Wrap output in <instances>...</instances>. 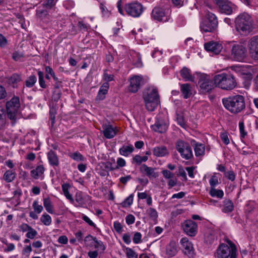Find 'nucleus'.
Segmentation results:
<instances>
[{
  "instance_id": "1",
  "label": "nucleus",
  "mask_w": 258,
  "mask_h": 258,
  "mask_svg": "<svg viewBox=\"0 0 258 258\" xmlns=\"http://www.w3.org/2000/svg\"><path fill=\"white\" fill-rule=\"evenodd\" d=\"M222 103L225 108L233 114L241 112L245 107L244 97L240 95L224 98Z\"/></svg>"
},
{
  "instance_id": "2",
  "label": "nucleus",
  "mask_w": 258,
  "mask_h": 258,
  "mask_svg": "<svg viewBox=\"0 0 258 258\" xmlns=\"http://www.w3.org/2000/svg\"><path fill=\"white\" fill-rule=\"evenodd\" d=\"M143 98L146 108L149 111H153L160 103L158 90L153 86L145 88L143 92Z\"/></svg>"
},
{
  "instance_id": "3",
  "label": "nucleus",
  "mask_w": 258,
  "mask_h": 258,
  "mask_svg": "<svg viewBox=\"0 0 258 258\" xmlns=\"http://www.w3.org/2000/svg\"><path fill=\"white\" fill-rule=\"evenodd\" d=\"M214 81H215V86L224 90H232L237 85L234 76L230 74L225 73L215 76Z\"/></svg>"
},
{
  "instance_id": "4",
  "label": "nucleus",
  "mask_w": 258,
  "mask_h": 258,
  "mask_svg": "<svg viewBox=\"0 0 258 258\" xmlns=\"http://www.w3.org/2000/svg\"><path fill=\"white\" fill-rule=\"evenodd\" d=\"M235 27L241 35L248 34L252 30L251 18L246 13L239 15L235 19Z\"/></svg>"
},
{
  "instance_id": "5",
  "label": "nucleus",
  "mask_w": 258,
  "mask_h": 258,
  "mask_svg": "<svg viewBox=\"0 0 258 258\" xmlns=\"http://www.w3.org/2000/svg\"><path fill=\"white\" fill-rule=\"evenodd\" d=\"M229 245L223 243L217 249L216 256L218 258H236L237 248L235 245L229 241Z\"/></svg>"
},
{
  "instance_id": "6",
  "label": "nucleus",
  "mask_w": 258,
  "mask_h": 258,
  "mask_svg": "<svg viewBox=\"0 0 258 258\" xmlns=\"http://www.w3.org/2000/svg\"><path fill=\"white\" fill-rule=\"evenodd\" d=\"M218 26V20L216 16L213 13H209L207 18L204 19L200 25L202 31L205 32H212Z\"/></svg>"
},
{
  "instance_id": "7",
  "label": "nucleus",
  "mask_w": 258,
  "mask_h": 258,
  "mask_svg": "<svg viewBox=\"0 0 258 258\" xmlns=\"http://www.w3.org/2000/svg\"><path fill=\"white\" fill-rule=\"evenodd\" d=\"M175 147L182 158L189 160L193 157L191 148L187 142L179 140L175 143Z\"/></svg>"
},
{
  "instance_id": "8",
  "label": "nucleus",
  "mask_w": 258,
  "mask_h": 258,
  "mask_svg": "<svg viewBox=\"0 0 258 258\" xmlns=\"http://www.w3.org/2000/svg\"><path fill=\"white\" fill-rule=\"evenodd\" d=\"M198 84L200 88L205 92H209L215 86V81L211 77L205 74L198 75Z\"/></svg>"
},
{
  "instance_id": "9",
  "label": "nucleus",
  "mask_w": 258,
  "mask_h": 258,
  "mask_svg": "<svg viewBox=\"0 0 258 258\" xmlns=\"http://www.w3.org/2000/svg\"><path fill=\"white\" fill-rule=\"evenodd\" d=\"M124 10L127 14L133 17H139L143 12V5L138 2L126 4Z\"/></svg>"
},
{
  "instance_id": "10",
  "label": "nucleus",
  "mask_w": 258,
  "mask_h": 258,
  "mask_svg": "<svg viewBox=\"0 0 258 258\" xmlns=\"http://www.w3.org/2000/svg\"><path fill=\"white\" fill-rule=\"evenodd\" d=\"M231 55L235 60L242 61L246 57V49L241 44H234L231 48Z\"/></svg>"
},
{
  "instance_id": "11",
  "label": "nucleus",
  "mask_w": 258,
  "mask_h": 258,
  "mask_svg": "<svg viewBox=\"0 0 258 258\" xmlns=\"http://www.w3.org/2000/svg\"><path fill=\"white\" fill-rule=\"evenodd\" d=\"M151 16L155 20L164 22L168 21L170 18L169 15L165 9L158 7L153 9Z\"/></svg>"
},
{
  "instance_id": "12",
  "label": "nucleus",
  "mask_w": 258,
  "mask_h": 258,
  "mask_svg": "<svg viewBox=\"0 0 258 258\" xmlns=\"http://www.w3.org/2000/svg\"><path fill=\"white\" fill-rule=\"evenodd\" d=\"M130 85L128 87V91L132 93H136L144 84L143 79L139 76H135L130 80Z\"/></svg>"
},
{
  "instance_id": "13",
  "label": "nucleus",
  "mask_w": 258,
  "mask_h": 258,
  "mask_svg": "<svg viewBox=\"0 0 258 258\" xmlns=\"http://www.w3.org/2000/svg\"><path fill=\"white\" fill-rule=\"evenodd\" d=\"M180 243L184 254L189 258L192 257L195 254L192 243L186 237L181 238Z\"/></svg>"
},
{
  "instance_id": "14",
  "label": "nucleus",
  "mask_w": 258,
  "mask_h": 258,
  "mask_svg": "<svg viewBox=\"0 0 258 258\" xmlns=\"http://www.w3.org/2000/svg\"><path fill=\"white\" fill-rule=\"evenodd\" d=\"M182 226L184 231L189 236H194L197 232L198 225L197 223L190 220L185 221Z\"/></svg>"
},
{
  "instance_id": "15",
  "label": "nucleus",
  "mask_w": 258,
  "mask_h": 258,
  "mask_svg": "<svg viewBox=\"0 0 258 258\" xmlns=\"http://www.w3.org/2000/svg\"><path fill=\"white\" fill-rule=\"evenodd\" d=\"M249 52L254 59H258V36L252 37L249 42Z\"/></svg>"
},
{
  "instance_id": "16",
  "label": "nucleus",
  "mask_w": 258,
  "mask_h": 258,
  "mask_svg": "<svg viewBox=\"0 0 258 258\" xmlns=\"http://www.w3.org/2000/svg\"><path fill=\"white\" fill-rule=\"evenodd\" d=\"M205 49L214 54H219L223 48L222 44L215 41H210L204 45Z\"/></svg>"
},
{
  "instance_id": "17",
  "label": "nucleus",
  "mask_w": 258,
  "mask_h": 258,
  "mask_svg": "<svg viewBox=\"0 0 258 258\" xmlns=\"http://www.w3.org/2000/svg\"><path fill=\"white\" fill-rule=\"evenodd\" d=\"M214 1L221 13L227 15H229L232 13V8L227 0H214Z\"/></svg>"
},
{
  "instance_id": "18",
  "label": "nucleus",
  "mask_w": 258,
  "mask_h": 258,
  "mask_svg": "<svg viewBox=\"0 0 258 258\" xmlns=\"http://www.w3.org/2000/svg\"><path fill=\"white\" fill-rule=\"evenodd\" d=\"M102 128L103 135L107 139H112L116 135V129L109 123H104Z\"/></svg>"
},
{
  "instance_id": "19",
  "label": "nucleus",
  "mask_w": 258,
  "mask_h": 258,
  "mask_svg": "<svg viewBox=\"0 0 258 258\" xmlns=\"http://www.w3.org/2000/svg\"><path fill=\"white\" fill-rule=\"evenodd\" d=\"M155 169L148 167L147 165L142 164L140 167V171L143 174L146 175L150 178H156L158 176V172H155Z\"/></svg>"
},
{
  "instance_id": "20",
  "label": "nucleus",
  "mask_w": 258,
  "mask_h": 258,
  "mask_svg": "<svg viewBox=\"0 0 258 258\" xmlns=\"http://www.w3.org/2000/svg\"><path fill=\"white\" fill-rule=\"evenodd\" d=\"M177 247L174 241H171L166 246L165 254L168 257L175 256L177 253Z\"/></svg>"
},
{
  "instance_id": "21",
  "label": "nucleus",
  "mask_w": 258,
  "mask_h": 258,
  "mask_svg": "<svg viewBox=\"0 0 258 258\" xmlns=\"http://www.w3.org/2000/svg\"><path fill=\"white\" fill-rule=\"evenodd\" d=\"M109 85L107 82L104 83L100 87L96 99L102 100L105 98V95L108 92Z\"/></svg>"
},
{
  "instance_id": "22",
  "label": "nucleus",
  "mask_w": 258,
  "mask_h": 258,
  "mask_svg": "<svg viewBox=\"0 0 258 258\" xmlns=\"http://www.w3.org/2000/svg\"><path fill=\"white\" fill-rule=\"evenodd\" d=\"M154 155L156 157H164L169 154V151L165 146L156 147L153 150Z\"/></svg>"
},
{
  "instance_id": "23",
  "label": "nucleus",
  "mask_w": 258,
  "mask_h": 258,
  "mask_svg": "<svg viewBox=\"0 0 258 258\" xmlns=\"http://www.w3.org/2000/svg\"><path fill=\"white\" fill-rule=\"evenodd\" d=\"M152 127L154 131L163 133L167 130L168 126L163 120H158Z\"/></svg>"
},
{
  "instance_id": "24",
  "label": "nucleus",
  "mask_w": 258,
  "mask_h": 258,
  "mask_svg": "<svg viewBox=\"0 0 258 258\" xmlns=\"http://www.w3.org/2000/svg\"><path fill=\"white\" fill-rule=\"evenodd\" d=\"M181 77L186 81L194 82L195 77L191 74L190 70L186 67H183L180 72Z\"/></svg>"
},
{
  "instance_id": "25",
  "label": "nucleus",
  "mask_w": 258,
  "mask_h": 258,
  "mask_svg": "<svg viewBox=\"0 0 258 258\" xmlns=\"http://www.w3.org/2000/svg\"><path fill=\"white\" fill-rule=\"evenodd\" d=\"M191 87L189 84H183L180 85V91L185 99L189 98L192 94Z\"/></svg>"
},
{
  "instance_id": "26",
  "label": "nucleus",
  "mask_w": 258,
  "mask_h": 258,
  "mask_svg": "<svg viewBox=\"0 0 258 258\" xmlns=\"http://www.w3.org/2000/svg\"><path fill=\"white\" fill-rule=\"evenodd\" d=\"M20 106L19 99L18 97H14L10 101L7 102L6 104L7 109H13L17 111Z\"/></svg>"
},
{
  "instance_id": "27",
  "label": "nucleus",
  "mask_w": 258,
  "mask_h": 258,
  "mask_svg": "<svg viewBox=\"0 0 258 258\" xmlns=\"http://www.w3.org/2000/svg\"><path fill=\"white\" fill-rule=\"evenodd\" d=\"M47 158L49 164L53 166H57L59 165L58 158L55 152L52 150L47 153Z\"/></svg>"
},
{
  "instance_id": "28",
  "label": "nucleus",
  "mask_w": 258,
  "mask_h": 258,
  "mask_svg": "<svg viewBox=\"0 0 258 258\" xmlns=\"http://www.w3.org/2000/svg\"><path fill=\"white\" fill-rule=\"evenodd\" d=\"M134 151V147L131 144L123 145L119 150V154L123 156L127 157Z\"/></svg>"
},
{
  "instance_id": "29",
  "label": "nucleus",
  "mask_w": 258,
  "mask_h": 258,
  "mask_svg": "<svg viewBox=\"0 0 258 258\" xmlns=\"http://www.w3.org/2000/svg\"><path fill=\"white\" fill-rule=\"evenodd\" d=\"M90 238L94 241L95 243L94 247L95 248L98 249V250H100L102 252H103L105 250V246L101 241L98 240L96 237H93L90 235H89L85 238L86 240H87V239Z\"/></svg>"
},
{
  "instance_id": "30",
  "label": "nucleus",
  "mask_w": 258,
  "mask_h": 258,
  "mask_svg": "<svg viewBox=\"0 0 258 258\" xmlns=\"http://www.w3.org/2000/svg\"><path fill=\"white\" fill-rule=\"evenodd\" d=\"M44 172V168L43 165L38 166L36 169L31 171V176L35 179H38Z\"/></svg>"
},
{
  "instance_id": "31",
  "label": "nucleus",
  "mask_w": 258,
  "mask_h": 258,
  "mask_svg": "<svg viewBox=\"0 0 258 258\" xmlns=\"http://www.w3.org/2000/svg\"><path fill=\"white\" fill-rule=\"evenodd\" d=\"M234 206L232 201L225 199L223 202L222 211L224 213H229L233 210Z\"/></svg>"
},
{
  "instance_id": "32",
  "label": "nucleus",
  "mask_w": 258,
  "mask_h": 258,
  "mask_svg": "<svg viewBox=\"0 0 258 258\" xmlns=\"http://www.w3.org/2000/svg\"><path fill=\"white\" fill-rule=\"evenodd\" d=\"M16 177V173L13 170H7L4 174L3 178L7 182H12Z\"/></svg>"
},
{
  "instance_id": "33",
  "label": "nucleus",
  "mask_w": 258,
  "mask_h": 258,
  "mask_svg": "<svg viewBox=\"0 0 258 258\" xmlns=\"http://www.w3.org/2000/svg\"><path fill=\"white\" fill-rule=\"evenodd\" d=\"M43 205L45 210L49 213L52 214L53 213V206L49 198L44 199Z\"/></svg>"
},
{
  "instance_id": "34",
  "label": "nucleus",
  "mask_w": 258,
  "mask_h": 258,
  "mask_svg": "<svg viewBox=\"0 0 258 258\" xmlns=\"http://www.w3.org/2000/svg\"><path fill=\"white\" fill-rule=\"evenodd\" d=\"M205 146L202 144L197 143L195 146V152L196 156H203L205 153Z\"/></svg>"
},
{
  "instance_id": "35",
  "label": "nucleus",
  "mask_w": 258,
  "mask_h": 258,
  "mask_svg": "<svg viewBox=\"0 0 258 258\" xmlns=\"http://www.w3.org/2000/svg\"><path fill=\"white\" fill-rule=\"evenodd\" d=\"M209 193L211 197L220 199H222L224 196V192L222 190L217 189L214 187H211Z\"/></svg>"
},
{
  "instance_id": "36",
  "label": "nucleus",
  "mask_w": 258,
  "mask_h": 258,
  "mask_svg": "<svg viewBox=\"0 0 258 258\" xmlns=\"http://www.w3.org/2000/svg\"><path fill=\"white\" fill-rule=\"evenodd\" d=\"M8 117L11 120L12 124L14 125L16 122V114L17 111L13 109H7Z\"/></svg>"
},
{
  "instance_id": "37",
  "label": "nucleus",
  "mask_w": 258,
  "mask_h": 258,
  "mask_svg": "<svg viewBox=\"0 0 258 258\" xmlns=\"http://www.w3.org/2000/svg\"><path fill=\"white\" fill-rule=\"evenodd\" d=\"M70 187V185L68 183H64L62 185V189L63 192L66 196V197L71 202H73L74 200L72 197V195L69 193V188Z\"/></svg>"
},
{
  "instance_id": "38",
  "label": "nucleus",
  "mask_w": 258,
  "mask_h": 258,
  "mask_svg": "<svg viewBox=\"0 0 258 258\" xmlns=\"http://www.w3.org/2000/svg\"><path fill=\"white\" fill-rule=\"evenodd\" d=\"M36 77L34 75H32L26 80V86L29 88L32 87L36 83Z\"/></svg>"
},
{
  "instance_id": "39",
  "label": "nucleus",
  "mask_w": 258,
  "mask_h": 258,
  "mask_svg": "<svg viewBox=\"0 0 258 258\" xmlns=\"http://www.w3.org/2000/svg\"><path fill=\"white\" fill-rule=\"evenodd\" d=\"M6 123V115L4 107L0 106V126H4Z\"/></svg>"
},
{
  "instance_id": "40",
  "label": "nucleus",
  "mask_w": 258,
  "mask_h": 258,
  "mask_svg": "<svg viewBox=\"0 0 258 258\" xmlns=\"http://www.w3.org/2000/svg\"><path fill=\"white\" fill-rule=\"evenodd\" d=\"M40 221L46 226L49 225L51 223V217L47 214H44L42 215Z\"/></svg>"
},
{
  "instance_id": "41",
  "label": "nucleus",
  "mask_w": 258,
  "mask_h": 258,
  "mask_svg": "<svg viewBox=\"0 0 258 258\" xmlns=\"http://www.w3.org/2000/svg\"><path fill=\"white\" fill-rule=\"evenodd\" d=\"M38 75L39 78V83L40 87L42 88H46L47 86L45 83L44 80V74L40 71H38Z\"/></svg>"
},
{
  "instance_id": "42",
  "label": "nucleus",
  "mask_w": 258,
  "mask_h": 258,
  "mask_svg": "<svg viewBox=\"0 0 258 258\" xmlns=\"http://www.w3.org/2000/svg\"><path fill=\"white\" fill-rule=\"evenodd\" d=\"M70 157L75 161H84V158L83 155L78 152H76L74 153L71 154Z\"/></svg>"
},
{
  "instance_id": "43",
  "label": "nucleus",
  "mask_w": 258,
  "mask_h": 258,
  "mask_svg": "<svg viewBox=\"0 0 258 258\" xmlns=\"http://www.w3.org/2000/svg\"><path fill=\"white\" fill-rule=\"evenodd\" d=\"M56 114V109L54 107H52L50 109L49 119L51 120V125H53L55 122V115Z\"/></svg>"
},
{
  "instance_id": "44",
  "label": "nucleus",
  "mask_w": 258,
  "mask_h": 258,
  "mask_svg": "<svg viewBox=\"0 0 258 258\" xmlns=\"http://www.w3.org/2000/svg\"><path fill=\"white\" fill-rule=\"evenodd\" d=\"M114 75L113 74H108L107 73V70H105L104 71L103 75V79L108 83L109 82L113 81L114 80Z\"/></svg>"
},
{
  "instance_id": "45",
  "label": "nucleus",
  "mask_w": 258,
  "mask_h": 258,
  "mask_svg": "<svg viewBox=\"0 0 258 258\" xmlns=\"http://www.w3.org/2000/svg\"><path fill=\"white\" fill-rule=\"evenodd\" d=\"M126 254L128 258H138V254L131 248H126Z\"/></svg>"
},
{
  "instance_id": "46",
  "label": "nucleus",
  "mask_w": 258,
  "mask_h": 258,
  "mask_svg": "<svg viewBox=\"0 0 258 258\" xmlns=\"http://www.w3.org/2000/svg\"><path fill=\"white\" fill-rule=\"evenodd\" d=\"M33 208L34 210V212L37 213H40L43 209V207L41 205L38 204V202L37 201H35L32 205Z\"/></svg>"
},
{
  "instance_id": "47",
  "label": "nucleus",
  "mask_w": 258,
  "mask_h": 258,
  "mask_svg": "<svg viewBox=\"0 0 258 258\" xmlns=\"http://www.w3.org/2000/svg\"><path fill=\"white\" fill-rule=\"evenodd\" d=\"M147 213L150 217L154 220H156L158 217V213L153 208H150L147 211Z\"/></svg>"
},
{
  "instance_id": "48",
  "label": "nucleus",
  "mask_w": 258,
  "mask_h": 258,
  "mask_svg": "<svg viewBox=\"0 0 258 258\" xmlns=\"http://www.w3.org/2000/svg\"><path fill=\"white\" fill-rule=\"evenodd\" d=\"M103 166L105 171L107 172L117 169V167L113 166L112 163L110 162L103 163Z\"/></svg>"
},
{
  "instance_id": "49",
  "label": "nucleus",
  "mask_w": 258,
  "mask_h": 258,
  "mask_svg": "<svg viewBox=\"0 0 258 258\" xmlns=\"http://www.w3.org/2000/svg\"><path fill=\"white\" fill-rule=\"evenodd\" d=\"M224 176L229 180L233 181L235 179V174L232 170L225 172Z\"/></svg>"
},
{
  "instance_id": "50",
  "label": "nucleus",
  "mask_w": 258,
  "mask_h": 258,
  "mask_svg": "<svg viewBox=\"0 0 258 258\" xmlns=\"http://www.w3.org/2000/svg\"><path fill=\"white\" fill-rule=\"evenodd\" d=\"M176 120L178 124L182 127H184L185 125V122L183 118V116L181 114H176Z\"/></svg>"
},
{
  "instance_id": "51",
  "label": "nucleus",
  "mask_w": 258,
  "mask_h": 258,
  "mask_svg": "<svg viewBox=\"0 0 258 258\" xmlns=\"http://www.w3.org/2000/svg\"><path fill=\"white\" fill-rule=\"evenodd\" d=\"M21 80V78L20 75L17 74H13L10 79V81L13 84L17 83L18 82H20Z\"/></svg>"
},
{
  "instance_id": "52",
  "label": "nucleus",
  "mask_w": 258,
  "mask_h": 258,
  "mask_svg": "<svg viewBox=\"0 0 258 258\" xmlns=\"http://www.w3.org/2000/svg\"><path fill=\"white\" fill-rule=\"evenodd\" d=\"M163 176L166 179H170L174 177V175L173 173L168 170H163L162 171Z\"/></svg>"
},
{
  "instance_id": "53",
  "label": "nucleus",
  "mask_w": 258,
  "mask_h": 258,
  "mask_svg": "<svg viewBox=\"0 0 258 258\" xmlns=\"http://www.w3.org/2000/svg\"><path fill=\"white\" fill-rule=\"evenodd\" d=\"M45 72L46 73L50 74L51 75V76L52 77V78L54 81H57L58 78L55 76V73L51 67H50L49 66L46 67H45Z\"/></svg>"
},
{
  "instance_id": "54",
  "label": "nucleus",
  "mask_w": 258,
  "mask_h": 258,
  "mask_svg": "<svg viewBox=\"0 0 258 258\" xmlns=\"http://www.w3.org/2000/svg\"><path fill=\"white\" fill-rule=\"evenodd\" d=\"M141 238H142V234L138 232H137L135 233L133 240V242L136 243L138 244L141 242Z\"/></svg>"
},
{
  "instance_id": "55",
  "label": "nucleus",
  "mask_w": 258,
  "mask_h": 258,
  "mask_svg": "<svg viewBox=\"0 0 258 258\" xmlns=\"http://www.w3.org/2000/svg\"><path fill=\"white\" fill-rule=\"evenodd\" d=\"M61 92L60 90H55L53 92L52 95V99L56 102H57L61 97Z\"/></svg>"
},
{
  "instance_id": "56",
  "label": "nucleus",
  "mask_w": 258,
  "mask_h": 258,
  "mask_svg": "<svg viewBox=\"0 0 258 258\" xmlns=\"http://www.w3.org/2000/svg\"><path fill=\"white\" fill-rule=\"evenodd\" d=\"M210 184L211 187H214V186L218 184V179L216 176L213 175L210 180H209Z\"/></svg>"
},
{
  "instance_id": "57",
  "label": "nucleus",
  "mask_w": 258,
  "mask_h": 258,
  "mask_svg": "<svg viewBox=\"0 0 258 258\" xmlns=\"http://www.w3.org/2000/svg\"><path fill=\"white\" fill-rule=\"evenodd\" d=\"M113 226L115 230L118 233H120L122 231V227L121 224L118 222H114Z\"/></svg>"
},
{
  "instance_id": "58",
  "label": "nucleus",
  "mask_w": 258,
  "mask_h": 258,
  "mask_svg": "<svg viewBox=\"0 0 258 258\" xmlns=\"http://www.w3.org/2000/svg\"><path fill=\"white\" fill-rule=\"evenodd\" d=\"M37 234V231L32 228V229L29 230L26 234V236L28 238L33 239Z\"/></svg>"
},
{
  "instance_id": "59",
  "label": "nucleus",
  "mask_w": 258,
  "mask_h": 258,
  "mask_svg": "<svg viewBox=\"0 0 258 258\" xmlns=\"http://www.w3.org/2000/svg\"><path fill=\"white\" fill-rule=\"evenodd\" d=\"M215 236L214 234L210 233L206 237V241L207 243L212 244L215 240Z\"/></svg>"
},
{
  "instance_id": "60",
  "label": "nucleus",
  "mask_w": 258,
  "mask_h": 258,
  "mask_svg": "<svg viewBox=\"0 0 258 258\" xmlns=\"http://www.w3.org/2000/svg\"><path fill=\"white\" fill-rule=\"evenodd\" d=\"M117 165L115 166L114 167H117V169L119 168V167H122L125 166L126 162L122 158H118L117 159Z\"/></svg>"
},
{
  "instance_id": "61",
  "label": "nucleus",
  "mask_w": 258,
  "mask_h": 258,
  "mask_svg": "<svg viewBox=\"0 0 258 258\" xmlns=\"http://www.w3.org/2000/svg\"><path fill=\"white\" fill-rule=\"evenodd\" d=\"M239 131L241 134V137L244 138L246 135V133L244 131V125L243 121H240L239 123Z\"/></svg>"
},
{
  "instance_id": "62",
  "label": "nucleus",
  "mask_w": 258,
  "mask_h": 258,
  "mask_svg": "<svg viewBox=\"0 0 258 258\" xmlns=\"http://www.w3.org/2000/svg\"><path fill=\"white\" fill-rule=\"evenodd\" d=\"M178 172L179 175L181 176L183 178L184 180L186 181L187 180L186 172L181 166L178 167Z\"/></svg>"
},
{
  "instance_id": "63",
  "label": "nucleus",
  "mask_w": 258,
  "mask_h": 258,
  "mask_svg": "<svg viewBox=\"0 0 258 258\" xmlns=\"http://www.w3.org/2000/svg\"><path fill=\"white\" fill-rule=\"evenodd\" d=\"M125 220L128 225H131L135 222V218L133 215L129 214L126 217Z\"/></svg>"
},
{
  "instance_id": "64",
  "label": "nucleus",
  "mask_w": 258,
  "mask_h": 258,
  "mask_svg": "<svg viewBox=\"0 0 258 258\" xmlns=\"http://www.w3.org/2000/svg\"><path fill=\"white\" fill-rule=\"evenodd\" d=\"M54 5V0H46L44 3V6L47 9H51Z\"/></svg>"
}]
</instances>
